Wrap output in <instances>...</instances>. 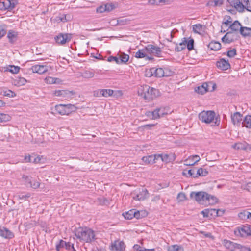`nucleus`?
<instances>
[{
    "instance_id": "nucleus-11",
    "label": "nucleus",
    "mask_w": 251,
    "mask_h": 251,
    "mask_svg": "<svg viewBox=\"0 0 251 251\" xmlns=\"http://www.w3.org/2000/svg\"><path fill=\"white\" fill-rule=\"evenodd\" d=\"M232 148L236 150L251 151V145L249 144L246 141H243L234 143L232 145Z\"/></svg>"
},
{
    "instance_id": "nucleus-17",
    "label": "nucleus",
    "mask_w": 251,
    "mask_h": 251,
    "mask_svg": "<svg viewBox=\"0 0 251 251\" xmlns=\"http://www.w3.org/2000/svg\"><path fill=\"white\" fill-rule=\"evenodd\" d=\"M7 37L8 42L11 44H14L18 38V32L13 30H10L7 33Z\"/></svg>"
},
{
    "instance_id": "nucleus-43",
    "label": "nucleus",
    "mask_w": 251,
    "mask_h": 251,
    "mask_svg": "<svg viewBox=\"0 0 251 251\" xmlns=\"http://www.w3.org/2000/svg\"><path fill=\"white\" fill-rule=\"evenodd\" d=\"M147 212L145 211H136L135 210V213L134 217L136 219H141L147 216Z\"/></svg>"
},
{
    "instance_id": "nucleus-39",
    "label": "nucleus",
    "mask_w": 251,
    "mask_h": 251,
    "mask_svg": "<svg viewBox=\"0 0 251 251\" xmlns=\"http://www.w3.org/2000/svg\"><path fill=\"white\" fill-rule=\"evenodd\" d=\"M101 92H102V96L104 97H108L109 96H111L113 94V90L112 89H101Z\"/></svg>"
},
{
    "instance_id": "nucleus-61",
    "label": "nucleus",
    "mask_w": 251,
    "mask_h": 251,
    "mask_svg": "<svg viewBox=\"0 0 251 251\" xmlns=\"http://www.w3.org/2000/svg\"><path fill=\"white\" fill-rule=\"evenodd\" d=\"M17 81V84L18 85H24L26 82V80L23 77L19 78L18 80Z\"/></svg>"
},
{
    "instance_id": "nucleus-16",
    "label": "nucleus",
    "mask_w": 251,
    "mask_h": 251,
    "mask_svg": "<svg viewBox=\"0 0 251 251\" xmlns=\"http://www.w3.org/2000/svg\"><path fill=\"white\" fill-rule=\"evenodd\" d=\"M149 196V193L147 189L142 188L138 193L133 196V199L135 200L143 201Z\"/></svg>"
},
{
    "instance_id": "nucleus-2",
    "label": "nucleus",
    "mask_w": 251,
    "mask_h": 251,
    "mask_svg": "<svg viewBox=\"0 0 251 251\" xmlns=\"http://www.w3.org/2000/svg\"><path fill=\"white\" fill-rule=\"evenodd\" d=\"M190 197L201 204L212 205L217 201V199L213 196L210 195L205 192H193L190 194Z\"/></svg>"
},
{
    "instance_id": "nucleus-32",
    "label": "nucleus",
    "mask_w": 251,
    "mask_h": 251,
    "mask_svg": "<svg viewBox=\"0 0 251 251\" xmlns=\"http://www.w3.org/2000/svg\"><path fill=\"white\" fill-rule=\"evenodd\" d=\"M55 110L56 112L61 115H66V110H65V104H59L56 105Z\"/></svg>"
},
{
    "instance_id": "nucleus-12",
    "label": "nucleus",
    "mask_w": 251,
    "mask_h": 251,
    "mask_svg": "<svg viewBox=\"0 0 251 251\" xmlns=\"http://www.w3.org/2000/svg\"><path fill=\"white\" fill-rule=\"evenodd\" d=\"M237 35L232 32H227L221 39L222 42L226 44H230L237 40Z\"/></svg>"
},
{
    "instance_id": "nucleus-55",
    "label": "nucleus",
    "mask_w": 251,
    "mask_h": 251,
    "mask_svg": "<svg viewBox=\"0 0 251 251\" xmlns=\"http://www.w3.org/2000/svg\"><path fill=\"white\" fill-rule=\"evenodd\" d=\"M146 54L143 50H139L135 53V57L138 58H141L145 57Z\"/></svg>"
},
{
    "instance_id": "nucleus-8",
    "label": "nucleus",
    "mask_w": 251,
    "mask_h": 251,
    "mask_svg": "<svg viewBox=\"0 0 251 251\" xmlns=\"http://www.w3.org/2000/svg\"><path fill=\"white\" fill-rule=\"evenodd\" d=\"M72 38V34L69 33H59L55 37L56 42L59 45H64L68 43Z\"/></svg>"
},
{
    "instance_id": "nucleus-36",
    "label": "nucleus",
    "mask_w": 251,
    "mask_h": 251,
    "mask_svg": "<svg viewBox=\"0 0 251 251\" xmlns=\"http://www.w3.org/2000/svg\"><path fill=\"white\" fill-rule=\"evenodd\" d=\"M135 209H131L129 211L125 212L123 214L125 218L126 219H131L135 216Z\"/></svg>"
},
{
    "instance_id": "nucleus-25",
    "label": "nucleus",
    "mask_w": 251,
    "mask_h": 251,
    "mask_svg": "<svg viewBox=\"0 0 251 251\" xmlns=\"http://www.w3.org/2000/svg\"><path fill=\"white\" fill-rule=\"evenodd\" d=\"M158 156L161 157V160L166 163L171 162L175 159L174 155L172 153L169 154H162V155H158Z\"/></svg>"
},
{
    "instance_id": "nucleus-40",
    "label": "nucleus",
    "mask_w": 251,
    "mask_h": 251,
    "mask_svg": "<svg viewBox=\"0 0 251 251\" xmlns=\"http://www.w3.org/2000/svg\"><path fill=\"white\" fill-rule=\"evenodd\" d=\"M10 119L11 117L9 115L4 113H0V123L8 122L10 121Z\"/></svg>"
},
{
    "instance_id": "nucleus-23",
    "label": "nucleus",
    "mask_w": 251,
    "mask_h": 251,
    "mask_svg": "<svg viewBox=\"0 0 251 251\" xmlns=\"http://www.w3.org/2000/svg\"><path fill=\"white\" fill-rule=\"evenodd\" d=\"M240 33L243 37H251V28L241 26L240 28Z\"/></svg>"
},
{
    "instance_id": "nucleus-57",
    "label": "nucleus",
    "mask_w": 251,
    "mask_h": 251,
    "mask_svg": "<svg viewBox=\"0 0 251 251\" xmlns=\"http://www.w3.org/2000/svg\"><path fill=\"white\" fill-rule=\"evenodd\" d=\"M159 110L157 108L155 109L154 111H152V120H155L160 118L159 115Z\"/></svg>"
},
{
    "instance_id": "nucleus-3",
    "label": "nucleus",
    "mask_w": 251,
    "mask_h": 251,
    "mask_svg": "<svg viewBox=\"0 0 251 251\" xmlns=\"http://www.w3.org/2000/svg\"><path fill=\"white\" fill-rule=\"evenodd\" d=\"M75 233L77 238L87 243L91 242L95 239L94 231L87 227H79L75 231Z\"/></svg>"
},
{
    "instance_id": "nucleus-18",
    "label": "nucleus",
    "mask_w": 251,
    "mask_h": 251,
    "mask_svg": "<svg viewBox=\"0 0 251 251\" xmlns=\"http://www.w3.org/2000/svg\"><path fill=\"white\" fill-rule=\"evenodd\" d=\"M0 236L6 239H12L14 236L9 229L0 226Z\"/></svg>"
},
{
    "instance_id": "nucleus-26",
    "label": "nucleus",
    "mask_w": 251,
    "mask_h": 251,
    "mask_svg": "<svg viewBox=\"0 0 251 251\" xmlns=\"http://www.w3.org/2000/svg\"><path fill=\"white\" fill-rule=\"evenodd\" d=\"M242 126L251 128V115H247L242 122Z\"/></svg>"
},
{
    "instance_id": "nucleus-15",
    "label": "nucleus",
    "mask_w": 251,
    "mask_h": 251,
    "mask_svg": "<svg viewBox=\"0 0 251 251\" xmlns=\"http://www.w3.org/2000/svg\"><path fill=\"white\" fill-rule=\"evenodd\" d=\"M224 247L230 251H238L239 247L238 244L234 243L229 240H224L223 241Z\"/></svg>"
},
{
    "instance_id": "nucleus-52",
    "label": "nucleus",
    "mask_w": 251,
    "mask_h": 251,
    "mask_svg": "<svg viewBox=\"0 0 251 251\" xmlns=\"http://www.w3.org/2000/svg\"><path fill=\"white\" fill-rule=\"evenodd\" d=\"M242 1L245 4L244 5L245 10L251 12V1L250 2L249 0H242Z\"/></svg>"
},
{
    "instance_id": "nucleus-63",
    "label": "nucleus",
    "mask_w": 251,
    "mask_h": 251,
    "mask_svg": "<svg viewBox=\"0 0 251 251\" xmlns=\"http://www.w3.org/2000/svg\"><path fill=\"white\" fill-rule=\"evenodd\" d=\"M177 198L179 201H182L186 199V196L183 193H179L177 195Z\"/></svg>"
},
{
    "instance_id": "nucleus-35",
    "label": "nucleus",
    "mask_w": 251,
    "mask_h": 251,
    "mask_svg": "<svg viewBox=\"0 0 251 251\" xmlns=\"http://www.w3.org/2000/svg\"><path fill=\"white\" fill-rule=\"evenodd\" d=\"M120 59V64L126 63L129 59V56L125 53L121 52L118 54Z\"/></svg>"
},
{
    "instance_id": "nucleus-58",
    "label": "nucleus",
    "mask_w": 251,
    "mask_h": 251,
    "mask_svg": "<svg viewBox=\"0 0 251 251\" xmlns=\"http://www.w3.org/2000/svg\"><path fill=\"white\" fill-rule=\"evenodd\" d=\"M157 110H159V115L160 116V118L164 116L165 115L167 114V112L165 111V108L163 107H160L157 108Z\"/></svg>"
},
{
    "instance_id": "nucleus-48",
    "label": "nucleus",
    "mask_w": 251,
    "mask_h": 251,
    "mask_svg": "<svg viewBox=\"0 0 251 251\" xmlns=\"http://www.w3.org/2000/svg\"><path fill=\"white\" fill-rule=\"evenodd\" d=\"M248 211L247 210H244L238 214L239 218L243 220L248 219Z\"/></svg>"
},
{
    "instance_id": "nucleus-50",
    "label": "nucleus",
    "mask_w": 251,
    "mask_h": 251,
    "mask_svg": "<svg viewBox=\"0 0 251 251\" xmlns=\"http://www.w3.org/2000/svg\"><path fill=\"white\" fill-rule=\"evenodd\" d=\"M22 178L25 184L27 186H28L29 183H31V181L32 180V177L28 176L23 175Z\"/></svg>"
},
{
    "instance_id": "nucleus-34",
    "label": "nucleus",
    "mask_w": 251,
    "mask_h": 251,
    "mask_svg": "<svg viewBox=\"0 0 251 251\" xmlns=\"http://www.w3.org/2000/svg\"><path fill=\"white\" fill-rule=\"evenodd\" d=\"M208 47L211 50H220V43L212 41L208 44Z\"/></svg>"
},
{
    "instance_id": "nucleus-42",
    "label": "nucleus",
    "mask_w": 251,
    "mask_h": 251,
    "mask_svg": "<svg viewBox=\"0 0 251 251\" xmlns=\"http://www.w3.org/2000/svg\"><path fill=\"white\" fill-rule=\"evenodd\" d=\"M94 76V73L92 71L86 70L82 74V76L85 78H91Z\"/></svg>"
},
{
    "instance_id": "nucleus-51",
    "label": "nucleus",
    "mask_w": 251,
    "mask_h": 251,
    "mask_svg": "<svg viewBox=\"0 0 251 251\" xmlns=\"http://www.w3.org/2000/svg\"><path fill=\"white\" fill-rule=\"evenodd\" d=\"M186 47L184 46V43H182L181 42L179 44H176L175 50L176 51L179 52L183 50Z\"/></svg>"
},
{
    "instance_id": "nucleus-4",
    "label": "nucleus",
    "mask_w": 251,
    "mask_h": 251,
    "mask_svg": "<svg viewBox=\"0 0 251 251\" xmlns=\"http://www.w3.org/2000/svg\"><path fill=\"white\" fill-rule=\"evenodd\" d=\"M215 117V113L213 111H203L199 115L200 120L205 123H210Z\"/></svg>"
},
{
    "instance_id": "nucleus-22",
    "label": "nucleus",
    "mask_w": 251,
    "mask_h": 251,
    "mask_svg": "<svg viewBox=\"0 0 251 251\" xmlns=\"http://www.w3.org/2000/svg\"><path fill=\"white\" fill-rule=\"evenodd\" d=\"M71 245L70 242H66L63 240H60L59 242L56 245V251H60L61 248H65L68 250H71Z\"/></svg>"
},
{
    "instance_id": "nucleus-54",
    "label": "nucleus",
    "mask_w": 251,
    "mask_h": 251,
    "mask_svg": "<svg viewBox=\"0 0 251 251\" xmlns=\"http://www.w3.org/2000/svg\"><path fill=\"white\" fill-rule=\"evenodd\" d=\"M236 54V50L235 48L232 49L227 52V55L230 58L234 57Z\"/></svg>"
},
{
    "instance_id": "nucleus-44",
    "label": "nucleus",
    "mask_w": 251,
    "mask_h": 251,
    "mask_svg": "<svg viewBox=\"0 0 251 251\" xmlns=\"http://www.w3.org/2000/svg\"><path fill=\"white\" fill-rule=\"evenodd\" d=\"M30 197V194L29 193H21L18 195L19 200L25 201Z\"/></svg>"
},
{
    "instance_id": "nucleus-60",
    "label": "nucleus",
    "mask_w": 251,
    "mask_h": 251,
    "mask_svg": "<svg viewBox=\"0 0 251 251\" xmlns=\"http://www.w3.org/2000/svg\"><path fill=\"white\" fill-rule=\"evenodd\" d=\"M133 249L135 251H146V248L141 247L138 244L134 245Z\"/></svg>"
},
{
    "instance_id": "nucleus-7",
    "label": "nucleus",
    "mask_w": 251,
    "mask_h": 251,
    "mask_svg": "<svg viewBox=\"0 0 251 251\" xmlns=\"http://www.w3.org/2000/svg\"><path fill=\"white\" fill-rule=\"evenodd\" d=\"M227 1L239 13H242L245 12V7L242 0H227Z\"/></svg>"
},
{
    "instance_id": "nucleus-59",
    "label": "nucleus",
    "mask_w": 251,
    "mask_h": 251,
    "mask_svg": "<svg viewBox=\"0 0 251 251\" xmlns=\"http://www.w3.org/2000/svg\"><path fill=\"white\" fill-rule=\"evenodd\" d=\"M207 84H208V88H209V91H213L215 89L216 86L215 83L212 82H209L207 83Z\"/></svg>"
},
{
    "instance_id": "nucleus-62",
    "label": "nucleus",
    "mask_w": 251,
    "mask_h": 251,
    "mask_svg": "<svg viewBox=\"0 0 251 251\" xmlns=\"http://www.w3.org/2000/svg\"><path fill=\"white\" fill-rule=\"evenodd\" d=\"M104 8L106 9V11H110L114 9L115 6L111 3H107L104 5Z\"/></svg>"
},
{
    "instance_id": "nucleus-64",
    "label": "nucleus",
    "mask_w": 251,
    "mask_h": 251,
    "mask_svg": "<svg viewBox=\"0 0 251 251\" xmlns=\"http://www.w3.org/2000/svg\"><path fill=\"white\" fill-rule=\"evenodd\" d=\"M239 247H238L237 248H239L238 251H251V249L249 248L242 246L240 244H238Z\"/></svg>"
},
{
    "instance_id": "nucleus-5",
    "label": "nucleus",
    "mask_w": 251,
    "mask_h": 251,
    "mask_svg": "<svg viewBox=\"0 0 251 251\" xmlns=\"http://www.w3.org/2000/svg\"><path fill=\"white\" fill-rule=\"evenodd\" d=\"M234 234L237 237H245L251 235V226H243L234 230Z\"/></svg>"
},
{
    "instance_id": "nucleus-13",
    "label": "nucleus",
    "mask_w": 251,
    "mask_h": 251,
    "mask_svg": "<svg viewBox=\"0 0 251 251\" xmlns=\"http://www.w3.org/2000/svg\"><path fill=\"white\" fill-rule=\"evenodd\" d=\"M145 50L149 53L152 54L157 57H160L161 50L160 48L157 46L149 44L145 47Z\"/></svg>"
},
{
    "instance_id": "nucleus-31",
    "label": "nucleus",
    "mask_w": 251,
    "mask_h": 251,
    "mask_svg": "<svg viewBox=\"0 0 251 251\" xmlns=\"http://www.w3.org/2000/svg\"><path fill=\"white\" fill-rule=\"evenodd\" d=\"M65 110H66V115H69L73 112H75L77 109V107L75 105L71 104H65Z\"/></svg>"
},
{
    "instance_id": "nucleus-1",
    "label": "nucleus",
    "mask_w": 251,
    "mask_h": 251,
    "mask_svg": "<svg viewBox=\"0 0 251 251\" xmlns=\"http://www.w3.org/2000/svg\"><path fill=\"white\" fill-rule=\"evenodd\" d=\"M138 94L145 100L150 101L158 97L160 95V92L158 89L145 85L138 88Z\"/></svg>"
},
{
    "instance_id": "nucleus-41",
    "label": "nucleus",
    "mask_w": 251,
    "mask_h": 251,
    "mask_svg": "<svg viewBox=\"0 0 251 251\" xmlns=\"http://www.w3.org/2000/svg\"><path fill=\"white\" fill-rule=\"evenodd\" d=\"M168 251H184L183 248L177 245H172L168 247Z\"/></svg>"
},
{
    "instance_id": "nucleus-19",
    "label": "nucleus",
    "mask_w": 251,
    "mask_h": 251,
    "mask_svg": "<svg viewBox=\"0 0 251 251\" xmlns=\"http://www.w3.org/2000/svg\"><path fill=\"white\" fill-rule=\"evenodd\" d=\"M232 121L234 125L239 126L242 124V115L240 112H235L231 116Z\"/></svg>"
},
{
    "instance_id": "nucleus-37",
    "label": "nucleus",
    "mask_w": 251,
    "mask_h": 251,
    "mask_svg": "<svg viewBox=\"0 0 251 251\" xmlns=\"http://www.w3.org/2000/svg\"><path fill=\"white\" fill-rule=\"evenodd\" d=\"M208 174V172L203 168H199L197 170L196 173H195V178L198 177L199 176H206Z\"/></svg>"
},
{
    "instance_id": "nucleus-29",
    "label": "nucleus",
    "mask_w": 251,
    "mask_h": 251,
    "mask_svg": "<svg viewBox=\"0 0 251 251\" xmlns=\"http://www.w3.org/2000/svg\"><path fill=\"white\" fill-rule=\"evenodd\" d=\"M230 29L232 31L238 32L239 30L240 31V28L241 25V23L238 21L236 20L233 23L232 22L231 24H230Z\"/></svg>"
},
{
    "instance_id": "nucleus-24",
    "label": "nucleus",
    "mask_w": 251,
    "mask_h": 251,
    "mask_svg": "<svg viewBox=\"0 0 251 251\" xmlns=\"http://www.w3.org/2000/svg\"><path fill=\"white\" fill-rule=\"evenodd\" d=\"M54 95L56 96H63L66 97L69 95H72L74 93L72 91H69L68 90H56L54 93Z\"/></svg>"
},
{
    "instance_id": "nucleus-9",
    "label": "nucleus",
    "mask_w": 251,
    "mask_h": 251,
    "mask_svg": "<svg viewBox=\"0 0 251 251\" xmlns=\"http://www.w3.org/2000/svg\"><path fill=\"white\" fill-rule=\"evenodd\" d=\"M233 21L232 18L228 15L224 17L222 25H221V32H225L230 28V24Z\"/></svg>"
},
{
    "instance_id": "nucleus-45",
    "label": "nucleus",
    "mask_w": 251,
    "mask_h": 251,
    "mask_svg": "<svg viewBox=\"0 0 251 251\" xmlns=\"http://www.w3.org/2000/svg\"><path fill=\"white\" fill-rule=\"evenodd\" d=\"M28 186L33 189H37L39 187L40 183L32 178L31 183H29Z\"/></svg>"
},
{
    "instance_id": "nucleus-49",
    "label": "nucleus",
    "mask_w": 251,
    "mask_h": 251,
    "mask_svg": "<svg viewBox=\"0 0 251 251\" xmlns=\"http://www.w3.org/2000/svg\"><path fill=\"white\" fill-rule=\"evenodd\" d=\"M194 40L193 39L189 37V40L187 42V48L189 50H192L194 49Z\"/></svg>"
},
{
    "instance_id": "nucleus-30",
    "label": "nucleus",
    "mask_w": 251,
    "mask_h": 251,
    "mask_svg": "<svg viewBox=\"0 0 251 251\" xmlns=\"http://www.w3.org/2000/svg\"><path fill=\"white\" fill-rule=\"evenodd\" d=\"M142 160L146 164H153L155 163V156L153 155L142 157Z\"/></svg>"
},
{
    "instance_id": "nucleus-56",
    "label": "nucleus",
    "mask_w": 251,
    "mask_h": 251,
    "mask_svg": "<svg viewBox=\"0 0 251 251\" xmlns=\"http://www.w3.org/2000/svg\"><path fill=\"white\" fill-rule=\"evenodd\" d=\"M108 62L115 61L117 64H120V59L119 57L110 56L108 58Z\"/></svg>"
},
{
    "instance_id": "nucleus-28",
    "label": "nucleus",
    "mask_w": 251,
    "mask_h": 251,
    "mask_svg": "<svg viewBox=\"0 0 251 251\" xmlns=\"http://www.w3.org/2000/svg\"><path fill=\"white\" fill-rule=\"evenodd\" d=\"M231 67L228 60H226L224 58H221V70H227Z\"/></svg>"
},
{
    "instance_id": "nucleus-46",
    "label": "nucleus",
    "mask_w": 251,
    "mask_h": 251,
    "mask_svg": "<svg viewBox=\"0 0 251 251\" xmlns=\"http://www.w3.org/2000/svg\"><path fill=\"white\" fill-rule=\"evenodd\" d=\"M3 95L10 98H13L15 97L16 94L15 92L10 90H7L3 92Z\"/></svg>"
},
{
    "instance_id": "nucleus-6",
    "label": "nucleus",
    "mask_w": 251,
    "mask_h": 251,
    "mask_svg": "<svg viewBox=\"0 0 251 251\" xmlns=\"http://www.w3.org/2000/svg\"><path fill=\"white\" fill-rule=\"evenodd\" d=\"M18 4L16 0H0V9L1 10H12Z\"/></svg>"
},
{
    "instance_id": "nucleus-38",
    "label": "nucleus",
    "mask_w": 251,
    "mask_h": 251,
    "mask_svg": "<svg viewBox=\"0 0 251 251\" xmlns=\"http://www.w3.org/2000/svg\"><path fill=\"white\" fill-rule=\"evenodd\" d=\"M151 70L154 71V74L156 77H161L164 76V72L162 68H159L156 69L152 68Z\"/></svg>"
},
{
    "instance_id": "nucleus-14",
    "label": "nucleus",
    "mask_w": 251,
    "mask_h": 251,
    "mask_svg": "<svg viewBox=\"0 0 251 251\" xmlns=\"http://www.w3.org/2000/svg\"><path fill=\"white\" fill-rule=\"evenodd\" d=\"M125 247L123 241L116 240L111 244L110 250L111 251H125Z\"/></svg>"
},
{
    "instance_id": "nucleus-21",
    "label": "nucleus",
    "mask_w": 251,
    "mask_h": 251,
    "mask_svg": "<svg viewBox=\"0 0 251 251\" xmlns=\"http://www.w3.org/2000/svg\"><path fill=\"white\" fill-rule=\"evenodd\" d=\"M209 88H208L207 83H203L202 85L199 86L195 88V91L197 93L203 95L209 91Z\"/></svg>"
},
{
    "instance_id": "nucleus-47",
    "label": "nucleus",
    "mask_w": 251,
    "mask_h": 251,
    "mask_svg": "<svg viewBox=\"0 0 251 251\" xmlns=\"http://www.w3.org/2000/svg\"><path fill=\"white\" fill-rule=\"evenodd\" d=\"M202 26L200 24H196L193 26V31L197 33H200L202 31Z\"/></svg>"
},
{
    "instance_id": "nucleus-53",
    "label": "nucleus",
    "mask_w": 251,
    "mask_h": 251,
    "mask_svg": "<svg viewBox=\"0 0 251 251\" xmlns=\"http://www.w3.org/2000/svg\"><path fill=\"white\" fill-rule=\"evenodd\" d=\"M20 70V67L18 66H9L8 70L9 72L13 73L16 74L19 72Z\"/></svg>"
},
{
    "instance_id": "nucleus-20",
    "label": "nucleus",
    "mask_w": 251,
    "mask_h": 251,
    "mask_svg": "<svg viewBox=\"0 0 251 251\" xmlns=\"http://www.w3.org/2000/svg\"><path fill=\"white\" fill-rule=\"evenodd\" d=\"M200 160L199 155H195L190 156L184 161V165L187 166H193Z\"/></svg>"
},
{
    "instance_id": "nucleus-33",
    "label": "nucleus",
    "mask_w": 251,
    "mask_h": 251,
    "mask_svg": "<svg viewBox=\"0 0 251 251\" xmlns=\"http://www.w3.org/2000/svg\"><path fill=\"white\" fill-rule=\"evenodd\" d=\"M195 170L196 168H193V169L190 170H184L182 172V175L184 176L187 177H192L195 178Z\"/></svg>"
},
{
    "instance_id": "nucleus-10",
    "label": "nucleus",
    "mask_w": 251,
    "mask_h": 251,
    "mask_svg": "<svg viewBox=\"0 0 251 251\" xmlns=\"http://www.w3.org/2000/svg\"><path fill=\"white\" fill-rule=\"evenodd\" d=\"M50 67L47 65L37 64L32 66L30 70L33 73L43 74L49 71Z\"/></svg>"
},
{
    "instance_id": "nucleus-27",
    "label": "nucleus",
    "mask_w": 251,
    "mask_h": 251,
    "mask_svg": "<svg viewBox=\"0 0 251 251\" xmlns=\"http://www.w3.org/2000/svg\"><path fill=\"white\" fill-rule=\"evenodd\" d=\"M45 81L47 84H60L62 81L59 78L49 76L45 79Z\"/></svg>"
}]
</instances>
